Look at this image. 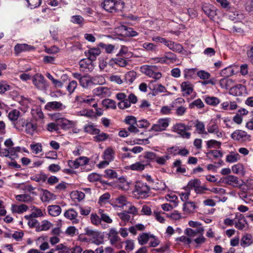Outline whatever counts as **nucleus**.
Listing matches in <instances>:
<instances>
[{
  "instance_id": "4be33fe9",
  "label": "nucleus",
  "mask_w": 253,
  "mask_h": 253,
  "mask_svg": "<svg viewBox=\"0 0 253 253\" xmlns=\"http://www.w3.org/2000/svg\"><path fill=\"white\" fill-rule=\"evenodd\" d=\"M101 53V51L98 47L92 48L85 52L86 56L88 57L87 61H94Z\"/></svg>"
},
{
  "instance_id": "2eb2a0df",
  "label": "nucleus",
  "mask_w": 253,
  "mask_h": 253,
  "mask_svg": "<svg viewBox=\"0 0 253 253\" xmlns=\"http://www.w3.org/2000/svg\"><path fill=\"white\" fill-rule=\"evenodd\" d=\"M150 88L152 90V95H156L158 93H164L167 91L166 87L161 84H156L155 81H151L149 84Z\"/></svg>"
},
{
  "instance_id": "ddd939ff",
  "label": "nucleus",
  "mask_w": 253,
  "mask_h": 253,
  "mask_svg": "<svg viewBox=\"0 0 253 253\" xmlns=\"http://www.w3.org/2000/svg\"><path fill=\"white\" fill-rule=\"evenodd\" d=\"M92 93L94 96L104 98L109 96L111 94V91L110 89L107 87L99 86L94 88Z\"/></svg>"
},
{
  "instance_id": "72a5a7b5",
  "label": "nucleus",
  "mask_w": 253,
  "mask_h": 253,
  "mask_svg": "<svg viewBox=\"0 0 253 253\" xmlns=\"http://www.w3.org/2000/svg\"><path fill=\"white\" fill-rule=\"evenodd\" d=\"M16 200L20 202L29 203L33 201L34 198L29 194H19L15 197Z\"/></svg>"
},
{
  "instance_id": "bf43d9fd",
  "label": "nucleus",
  "mask_w": 253,
  "mask_h": 253,
  "mask_svg": "<svg viewBox=\"0 0 253 253\" xmlns=\"http://www.w3.org/2000/svg\"><path fill=\"white\" fill-rule=\"evenodd\" d=\"M154 188L159 191H164L167 189V186L164 181L157 180L154 182Z\"/></svg>"
},
{
  "instance_id": "79ce46f5",
  "label": "nucleus",
  "mask_w": 253,
  "mask_h": 253,
  "mask_svg": "<svg viewBox=\"0 0 253 253\" xmlns=\"http://www.w3.org/2000/svg\"><path fill=\"white\" fill-rule=\"evenodd\" d=\"M196 208L195 203L193 202H186L183 204V211L188 213H190L194 211Z\"/></svg>"
},
{
  "instance_id": "a878e982",
  "label": "nucleus",
  "mask_w": 253,
  "mask_h": 253,
  "mask_svg": "<svg viewBox=\"0 0 253 253\" xmlns=\"http://www.w3.org/2000/svg\"><path fill=\"white\" fill-rule=\"evenodd\" d=\"M204 229L203 227H198L196 230L191 228H187L185 233L190 239L194 238L197 234H203Z\"/></svg>"
},
{
  "instance_id": "4d7b16f0",
  "label": "nucleus",
  "mask_w": 253,
  "mask_h": 253,
  "mask_svg": "<svg viewBox=\"0 0 253 253\" xmlns=\"http://www.w3.org/2000/svg\"><path fill=\"white\" fill-rule=\"evenodd\" d=\"M30 147L32 152L35 154H38L42 150V145L40 143L32 144Z\"/></svg>"
},
{
  "instance_id": "c85d7f7f",
  "label": "nucleus",
  "mask_w": 253,
  "mask_h": 253,
  "mask_svg": "<svg viewBox=\"0 0 253 253\" xmlns=\"http://www.w3.org/2000/svg\"><path fill=\"white\" fill-rule=\"evenodd\" d=\"M115 153L112 147H109L106 148L103 154V158L104 160H107L109 162H112L115 158Z\"/></svg>"
},
{
  "instance_id": "412c9836",
  "label": "nucleus",
  "mask_w": 253,
  "mask_h": 253,
  "mask_svg": "<svg viewBox=\"0 0 253 253\" xmlns=\"http://www.w3.org/2000/svg\"><path fill=\"white\" fill-rule=\"evenodd\" d=\"M65 106L60 102H49L45 105V109L48 111L54 110H63Z\"/></svg>"
},
{
  "instance_id": "603ef678",
  "label": "nucleus",
  "mask_w": 253,
  "mask_h": 253,
  "mask_svg": "<svg viewBox=\"0 0 253 253\" xmlns=\"http://www.w3.org/2000/svg\"><path fill=\"white\" fill-rule=\"evenodd\" d=\"M205 101L207 104L212 105L213 106L217 105L220 102V100L214 96H208L205 99Z\"/></svg>"
},
{
  "instance_id": "1a4fd4ad",
  "label": "nucleus",
  "mask_w": 253,
  "mask_h": 253,
  "mask_svg": "<svg viewBox=\"0 0 253 253\" xmlns=\"http://www.w3.org/2000/svg\"><path fill=\"white\" fill-rule=\"evenodd\" d=\"M33 84L39 90H45L48 86L44 77L40 74H35L32 78Z\"/></svg>"
},
{
  "instance_id": "f03ea898",
  "label": "nucleus",
  "mask_w": 253,
  "mask_h": 253,
  "mask_svg": "<svg viewBox=\"0 0 253 253\" xmlns=\"http://www.w3.org/2000/svg\"><path fill=\"white\" fill-rule=\"evenodd\" d=\"M152 63L170 65L175 63L177 59L176 55L171 52H166L164 55L159 57H155L150 59Z\"/></svg>"
},
{
  "instance_id": "c9c22d12",
  "label": "nucleus",
  "mask_w": 253,
  "mask_h": 253,
  "mask_svg": "<svg viewBox=\"0 0 253 253\" xmlns=\"http://www.w3.org/2000/svg\"><path fill=\"white\" fill-rule=\"evenodd\" d=\"M223 181L225 183L229 185H231L234 187L238 186L240 185L238 178L234 175H228L223 179Z\"/></svg>"
},
{
  "instance_id": "9d476101",
  "label": "nucleus",
  "mask_w": 253,
  "mask_h": 253,
  "mask_svg": "<svg viewBox=\"0 0 253 253\" xmlns=\"http://www.w3.org/2000/svg\"><path fill=\"white\" fill-rule=\"evenodd\" d=\"M170 122L169 118L159 119L156 124L152 126L150 130L155 132H161L165 130L169 126Z\"/></svg>"
},
{
  "instance_id": "69168bd1",
  "label": "nucleus",
  "mask_w": 253,
  "mask_h": 253,
  "mask_svg": "<svg viewBox=\"0 0 253 253\" xmlns=\"http://www.w3.org/2000/svg\"><path fill=\"white\" fill-rule=\"evenodd\" d=\"M239 159V155L238 153H230L226 156V160L229 163H234Z\"/></svg>"
},
{
  "instance_id": "8fccbe9b",
  "label": "nucleus",
  "mask_w": 253,
  "mask_h": 253,
  "mask_svg": "<svg viewBox=\"0 0 253 253\" xmlns=\"http://www.w3.org/2000/svg\"><path fill=\"white\" fill-rule=\"evenodd\" d=\"M76 100L80 103L90 104L94 101V99L89 96L81 95L76 97Z\"/></svg>"
},
{
  "instance_id": "6ab92c4d",
  "label": "nucleus",
  "mask_w": 253,
  "mask_h": 253,
  "mask_svg": "<svg viewBox=\"0 0 253 253\" xmlns=\"http://www.w3.org/2000/svg\"><path fill=\"white\" fill-rule=\"evenodd\" d=\"M127 203L126 198L124 196H120L111 200V204L114 207L123 208L126 205Z\"/></svg>"
},
{
  "instance_id": "de8ad7c7",
  "label": "nucleus",
  "mask_w": 253,
  "mask_h": 253,
  "mask_svg": "<svg viewBox=\"0 0 253 253\" xmlns=\"http://www.w3.org/2000/svg\"><path fill=\"white\" fill-rule=\"evenodd\" d=\"M221 143L214 139H211L206 141V146L208 149L216 148L220 147Z\"/></svg>"
},
{
  "instance_id": "3c124183",
  "label": "nucleus",
  "mask_w": 253,
  "mask_h": 253,
  "mask_svg": "<svg viewBox=\"0 0 253 253\" xmlns=\"http://www.w3.org/2000/svg\"><path fill=\"white\" fill-rule=\"evenodd\" d=\"M103 106L107 109H114L116 108V102L110 99H105L102 101Z\"/></svg>"
},
{
  "instance_id": "49530a36",
  "label": "nucleus",
  "mask_w": 253,
  "mask_h": 253,
  "mask_svg": "<svg viewBox=\"0 0 253 253\" xmlns=\"http://www.w3.org/2000/svg\"><path fill=\"white\" fill-rule=\"evenodd\" d=\"M152 235L148 233H143L138 237V243L140 245L146 244L151 239Z\"/></svg>"
},
{
  "instance_id": "393cba45",
  "label": "nucleus",
  "mask_w": 253,
  "mask_h": 253,
  "mask_svg": "<svg viewBox=\"0 0 253 253\" xmlns=\"http://www.w3.org/2000/svg\"><path fill=\"white\" fill-rule=\"evenodd\" d=\"M245 91V87L240 84L231 87L229 93L234 96H241L244 93Z\"/></svg>"
},
{
  "instance_id": "13d9d810",
  "label": "nucleus",
  "mask_w": 253,
  "mask_h": 253,
  "mask_svg": "<svg viewBox=\"0 0 253 253\" xmlns=\"http://www.w3.org/2000/svg\"><path fill=\"white\" fill-rule=\"evenodd\" d=\"M173 166L176 168V171L178 173H184L186 172V169L181 166V161L180 160H176L173 163Z\"/></svg>"
},
{
  "instance_id": "052dcab7",
  "label": "nucleus",
  "mask_w": 253,
  "mask_h": 253,
  "mask_svg": "<svg viewBox=\"0 0 253 253\" xmlns=\"http://www.w3.org/2000/svg\"><path fill=\"white\" fill-rule=\"evenodd\" d=\"M110 198V195L108 193H106L100 197L98 203L100 206H103L108 202Z\"/></svg>"
},
{
  "instance_id": "b1692460",
  "label": "nucleus",
  "mask_w": 253,
  "mask_h": 253,
  "mask_svg": "<svg viewBox=\"0 0 253 253\" xmlns=\"http://www.w3.org/2000/svg\"><path fill=\"white\" fill-rule=\"evenodd\" d=\"M41 200L43 202H49L56 199V196L47 190H42Z\"/></svg>"
},
{
  "instance_id": "f704fd0d",
  "label": "nucleus",
  "mask_w": 253,
  "mask_h": 253,
  "mask_svg": "<svg viewBox=\"0 0 253 253\" xmlns=\"http://www.w3.org/2000/svg\"><path fill=\"white\" fill-rule=\"evenodd\" d=\"M48 213L52 216H57L61 212V208L58 205H50L47 207Z\"/></svg>"
},
{
  "instance_id": "a211bd4d",
  "label": "nucleus",
  "mask_w": 253,
  "mask_h": 253,
  "mask_svg": "<svg viewBox=\"0 0 253 253\" xmlns=\"http://www.w3.org/2000/svg\"><path fill=\"white\" fill-rule=\"evenodd\" d=\"M64 215L66 218L73 221V223H79V220L77 219L78 212L74 209L71 208L66 210L64 213Z\"/></svg>"
},
{
  "instance_id": "bb28decb",
  "label": "nucleus",
  "mask_w": 253,
  "mask_h": 253,
  "mask_svg": "<svg viewBox=\"0 0 253 253\" xmlns=\"http://www.w3.org/2000/svg\"><path fill=\"white\" fill-rule=\"evenodd\" d=\"M128 63L127 61L121 57H118L116 58H113L110 60L109 62V65L112 67H114L115 65L124 67L127 65Z\"/></svg>"
},
{
  "instance_id": "774afa93",
  "label": "nucleus",
  "mask_w": 253,
  "mask_h": 253,
  "mask_svg": "<svg viewBox=\"0 0 253 253\" xmlns=\"http://www.w3.org/2000/svg\"><path fill=\"white\" fill-rule=\"evenodd\" d=\"M92 84H103L105 83V78L101 75L96 76L92 78Z\"/></svg>"
},
{
  "instance_id": "e433bc0d",
  "label": "nucleus",
  "mask_w": 253,
  "mask_h": 253,
  "mask_svg": "<svg viewBox=\"0 0 253 253\" xmlns=\"http://www.w3.org/2000/svg\"><path fill=\"white\" fill-rule=\"evenodd\" d=\"M84 131L90 134L95 135L100 132V130L93 124L89 123L84 127Z\"/></svg>"
},
{
  "instance_id": "0eeeda50",
  "label": "nucleus",
  "mask_w": 253,
  "mask_h": 253,
  "mask_svg": "<svg viewBox=\"0 0 253 253\" xmlns=\"http://www.w3.org/2000/svg\"><path fill=\"white\" fill-rule=\"evenodd\" d=\"M172 128L173 131L180 135L183 138L189 139L191 136V133L187 131L190 129V127L183 123L175 124Z\"/></svg>"
},
{
  "instance_id": "5fc2aeb1",
  "label": "nucleus",
  "mask_w": 253,
  "mask_h": 253,
  "mask_svg": "<svg viewBox=\"0 0 253 253\" xmlns=\"http://www.w3.org/2000/svg\"><path fill=\"white\" fill-rule=\"evenodd\" d=\"M252 243L251 235L246 234L244 235L241 240V245L242 247H246L249 246Z\"/></svg>"
},
{
  "instance_id": "58836bf2",
  "label": "nucleus",
  "mask_w": 253,
  "mask_h": 253,
  "mask_svg": "<svg viewBox=\"0 0 253 253\" xmlns=\"http://www.w3.org/2000/svg\"><path fill=\"white\" fill-rule=\"evenodd\" d=\"M219 84L222 88L230 89L234 84V81L230 79L222 78L219 81Z\"/></svg>"
},
{
  "instance_id": "473e14b6",
  "label": "nucleus",
  "mask_w": 253,
  "mask_h": 253,
  "mask_svg": "<svg viewBox=\"0 0 253 253\" xmlns=\"http://www.w3.org/2000/svg\"><path fill=\"white\" fill-rule=\"evenodd\" d=\"M52 225L53 224L50 222L46 220H44L42 221L41 224L38 223V225L36 227V231L38 232L47 231L49 230Z\"/></svg>"
},
{
  "instance_id": "5701e85b",
  "label": "nucleus",
  "mask_w": 253,
  "mask_h": 253,
  "mask_svg": "<svg viewBox=\"0 0 253 253\" xmlns=\"http://www.w3.org/2000/svg\"><path fill=\"white\" fill-rule=\"evenodd\" d=\"M34 49V46L26 43H17L14 47V50L17 54L22 52L29 51Z\"/></svg>"
},
{
  "instance_id": "7ed1b4c3",
  "label": "nucleus",
  "mask_w": 253,
  "mask_h": 253,
  "mask_svg": "<svg viewBox=\"0 0 253 253\" xmlns=\"http://www.w3.org/2000/svg\"><path fill=\"white\" fill-rule=\"evenodd\" d=\"M85 235L89 237L91 243L99 245L103 243V235L97 230L86 228L85 230Z\"/></svg>"
},
{
  "instance_id": "2f4dec72",
  "label": "nucleus",
  "mask_w": 253,
  "mask_h": 253,
  "mask_svg": "<svg viewBox=\"0 0 253 253\" xmlns=\"http://www.w3.org/2000/svg\"><path fill=\"white\" fill-rule=\"evenodd\" d=\"M130 182L126 180L125 177H122L119 178L118 187L119 189L124 191H127L130 188Z\"/></svg>"
},
{
  "instance_id": "f8f14e48",
  "label": "nucleus",
  "mask_w": 253,
  "mask_h": 253,
  "mask_svg": "<svg viewBox=\"0 0 253 253\" xmlns=\"http://www.w3.org/2000/svg\"><path fill=\"white\" fill-rule=\"evenodd\" d=\"M79 166L83 168L84 171H88L91 170L94 167V164L90 162V159L85 157L81 156L77 158Z\"/></svg>"
},
{
  "instance_id": "20e7f679",
  "label": "nucleus",
  "mask_w": 253,
  "mask_h": 253,
  "mask_svg": "<svg viewBox=\"0 0 253 253\" xmlns=\"http://www.w3.org/2000/svg\"><path fill=\"white\" fill-rule=\"evenodd\" d=\"M230 137L234 141L243 143L250 141L251 136L245 130L236 129L231 134Z\"/></svg>"
},
{
  "instance_id": "4c0bfd02",
  "label": "nucleus",
  "mask_w": 253,
  "mask_h": 253,
  "mask_svg": "<svg viewBox=\"0 0 253 253\" xmlns=\"http://www.w3.org/2000/svg\"><path fill=\"white\" fill-rule=\"evenodd\" d=\"M116 29L120 30L122 32H125V33L124 34L127 36L135 37L138 35L137 32L133 30L131 28L127 29L126 27L124 25H121ZM121 34H123V32H122Z\"/></svg>"
},
{
  "instance_id": "39448f33",
  "label": "nucleus",
  "mask_w": 253,
  "mask_h": 253,
  "mask_svg": "<svg viewBox=\"0 0 253 253\" xmlns=\"http://www.w3.org/2000/svg\"><path fill=\"white\" fill-rule=\"evenodd\" d=\"M156 67L144 65L140 67V71L145 75L155 80H159L162 78V74L155 71Z\"/></svg>"
},
{
  "instance_id": "a18cd8bd",
  "label": "nucleus",
  "mask_w": 253,
  "mask_h": 253,
  "mask_svg": "<svg viewBox=\"0 0 253 253\" xmlns=\"http://www.w3.org/2000/svg\"><path fill=\"white\" fill-rule=\"evenodd\" d=\"M201 184L200 180L198 179L195 178L193 179L190 180L187 186L186 187L189 189L190 190L192 189H194V191L196 188H197Z\"/></svg>"
},
{
  "instance_id": "c03bdc74",
  "label": "nucleus",
  "mask_w": 253,
  "mask_h": 253,
  "mask_svg": "<svg viewBox=\"0 0 253 253\" xmlns=\"http://www.w3.org/2000/svg\"><path fill=\"white\" fill-rule=\"evenodd\" d=\"M45 76L49 80L51 81L52 83L55 87L61 88L63 86V83L62 81L55 79L49 73H46Z\"/></svg>"
},
{
  "instance_id": "864d4df0",
  "label": "nucleus",
  "mask_w": 253,
  "mask_h": 253,
  "mask_svg": "<svg viewBox=\"0 0 253 253\" xmlns=\"http://www.w3.org/2000/svg\"><path fill=\"white\" fill-rule=\"evenodd\" d=\"M37 129V125L36 124L33 123H27L26 125V132L27 133L33 135L34 132Z\"/></svg>"
},
{
  "instance_id": "680f3d73",
  "label": "nucleus",
  "mask_w": 253,
  "mask_h": 253,
  "mask_svg": "<svg viewBox=\"0 0 253 253\" xmlns=\"http://www.w3.org/2000/svg\"><path fill=\"white\" fill-rule=\"evenodd\" d=\"M99 213L100 215L101 221L102 220L107 223H111L113 222L112 219L107 214L104 212L103 210H99Z\"/></svg>"
},
{
  "instance_id": "c756f323",
  "label": "nucleus",
  "mask_w": 253,
  "mask_h": 253,
  "mask_svg": "<svg viewBox=\"0 0 253 253\" xmlns=\"http://www.w3.org/2000/svg\"><path fill=\"white\" fill-rule=\"evenodd\" d=\"M194 124L196 127L195 130L198 134L208 135V132L206 130L205 124L203 122L197 120L195 121Z\"/></svg>"
},
{
  "instance_id": "cd10ccee",
  "label": "nucleus",
  "mask_w": 253,
  "mask_h": 253,
  "mask_svg": "<svg viewBox=\"0 0 253 253\" xmlns=\"http://www.w3.org/2000/svg\"><path fill=\"white\" fill-rule=\"evenodd\" d=\"M28 209V207L25 204L17 205L13 204L11 205V211L12 213L21 214L26 211Z\"/></svg>"
},
{
  "instance_id": "0e129e2a",
  "label": "nucleus",
  "mask_w": 253,
  "mask_h": 253,
  "mask_svg": "<svg viewBox=\"0 0 253 253\" xmlns=\"http://www.w3.org/2000/svg\"><path fill=\"white\" fill-rule=\"evenodd\" d=\"M125 77L126 82L132 83L136 78V73L133 71L128 72L125 74Z\"/></svg>"
},
{
  "instance_id": "aec40b11",
  "label": "nucleus",
  "mask_w": 253,
  "mask_h": 253,
  "mask_svg": "<svg viewBox=\"0 0 253 253\" xmlns=\"http://www.w3.org/2000/svg\"><path fill=\"white\" fill-rule=\"evenodd\" d=\"M150 191L149 187L144 184H138L136 185V192L141 197L147 196Z\"/></svg>"
},
{
  "instance_id": "6e6552de",
  "label": "nucleus",
  "mask_w": 253,
  "mask_h": 253,
  "mask_svg": "<svg viewBox=\"0 0 253 253\" xmlns=\"http://www.w3.org/2000/svg\"><path fill=\"white\" fill-rule=\"evenodd\" d=\"M54 118L57 125L60 126L64 129H68L75 126L76 123L73 121H70L61 117L60 114H55Z\"/></svg>"
},
{
  "instance_id": "a19ab883",
  "label": "nucleus",
  "mask_w": 253,
  "mask_h": 253,
  "mask_svg": "<svg viewBox=\"0 0 253 253\" xmlns=\"http://www.w3.org/2000/svg\"><path fill=\"white\" fill-rule=\"evenodd\" d=\"M169 48L173 51L180 52L182 51V46L179 43H176L173 42L169 41L166 45Z\"/></svg>"
},
{
  "instance_id": "37998d69",
  "label": "nucleus",
  "mask_w": 253,
  "mask_h": 253,
  "mask_svg": "<svg viewBox=\"0 0 253 253\" xmlns=\"http://www.w3.org/2000/svg\"><path fill=\"white\" fill-rule=\"evenodd\" d=\"M70 196L72 199L78 201H81L84 198L85 195L84 193L80 191H74L70 194Z\"/></svg>"
},
{
  "instance_id": "338daca9",
  "label": "nucleus",
  "mask_w": 253,
  "mask_h": 253,
  "mask_svg": "<svg viewBox=\"0 0 253 253\" xmlns=\"http://www.w3.org/2000/svg\"><path fill=\"white\" fill-rule=\"evenodd\" d=\"M189 107L191 109L195 107L201 109L204 107V104L201 99H197L191 103L189 104Z\"/></svg>"
},
{
  "instance_id": "6e6d98bb",
  "label": "nucleus",
  "mask_w": 253,
  "mask_h": 253,
  "mask_svg": "<svg viewBox=\"0 0 253 253\" xmlns=\"http://www.w3.org/2000/svg\"><path fill=\"white\" fill-rule=\"evenodd\" d=\"M20 114V113L18 110L14 109L9 112L8 117L11 121L15 122L18 120Z\"/></svg>"
},
{
  "instance_id": "dca6fc26",
  "label": "nucleus",
  "mask_w": 253,
  "mask_h": 253,
  "mask_svg": "<svg viewBox=\"0 0 253 253\" xmlns=\"http://www.w3.org/2000/svg\"><path fill=\"white\" fill-rule=\"evenodd\" d=\"M119 232L115 228H111L109 229L107 234L108 240L112 245L116 244L120 240L119 236Z\"/></svg>"
},
{
  "instance_id": "ea45409f",
  "label": "nucleus",
  "mask_w": 253,
  "mask_h": 253,
  "mask_svg": "<svg viewBox=\"0 0 253 253\" xmlns=\"http://www.w3.org/2000/svg\"><path fill=\"white\" fill-rule=\"evenodd\" d=\"M169 48L173 51L180 52L182 51V46L179 43H176L173 42L169 41L166 45Z\"/></svg>"
},
{
  "instance_id": "4468645a",
  "label": "nucleus",
  "mask_w": 253,
  "mask_h": 253,
  "mask_svg": "<svg viewBox=\"0 0 253 253\" xmlns=\"http://www.w3.org/2000/svg\"><path fill=\"white\" fill-rule=\"evenodd\" d=\"M247 224L243 215L240 213H236L234 218V225L236 228L239 230L243 229Z\"/></svg>"
},
{
  "instance_id": "9b49d317",
  "label": "nucleus",
  "mask_w": 253,
  "mask_h": 253,
  "mask_svg": "<svg viewBox=\"0 0 253 253\" xmlns=\"http://www.w3.org/2000/svg\"><path fill=\"white\" fill-rule=\"evenodd\" d=\"M208 134L209 133L215 135L217 138H221L223 136L222 131L219 129V126L215 122H211L207 126Z\"/></svg>"
},
{
  "instance_id": "423d86ee",
  "label": "nucleus",
  "mask_w": 253,
  "mask_h": 253,
  "mask_svg": "<svg viewBox=\"0 0 253 253\" xmlns=\"http://www.w3.org/2000/svg\"><path fill=\"white\" fill-rule=\"evenodd\" d=\"M180 87L183 97H186L195 93L194 84L189 81L182 82L180 84Z\"/></svg>"
},
{
  "instance_id": "7c9ffc66",
  "label": "nucleus",
  "mask_w": 253,
  "mask_h": 253,
  "mask_svg": "<svg viewBox=\"0 0 253 253\" xmlns=\"http://www.w3.org/2000/svg\"><path fill=\"white\" fill-rule=\"evenodd\" d=\"M146 165L142 162H137L126 167V169L133 171H141L143 170Z\"/></svg>"
},
{
  "instance_id": "f257e3e1",
  "label": "nucleus",
  "mask_w": 253,
  "mask_h": 253,
  "mask_svg": "<svg viewBox=\"0 0 253 253\" xmlns=\"http://www.w3.org/2000/svg\"><path fill=\"white\" fill-rule=\"evenodd\" d=\"M101 5L106 11L112 13L122 11L125 3L121 0H104Z\"/></svg>"
},
{
  "instance_id": "f3484780",
  "label": "nucleus",
  "mask_w": 253,
  "mask_h": 253,
  "mask_svg": "<svg viewBox=\"0 0 253 253\" xmlns=\"http://www.w3.org/2000/svg\"><path fill=\"white\" fill-rule=\"evenodd\" d=\"M202 9L204 13L211 19L216 15L215 7L211 4L205 3Z\"/></svg>"
},
{
  "instance_id": "09e8293b",
  "label": "nucleus",
  "mask_w": 253,
  "mask_h": 253,
  "mask_svg": "<svg viewBox=\"0 0 253 253\" xmlns=\"http://www.w3.org/2000/svg\"><path fill=\"white\" fill-rule=\"evenodd\" d=\"M80 84L83 87H87L92 84V78L87 76H84L81 79Z\"/></svg>"
},
{
  "instance_id": "e2e57ef3",
  "label": "nucleus",
  "mask_w": 253,
  "mask_h": 253,
  "mask_svg": "<svg viewBox=\"0 0 253 253\" xmlns=\"http://www.w3.org/2000/svg\"><path fill=\"white\" fill-rule=\"evenodd\" d=\"M28 3V6L31 9L39 7L42 3V0H25Z\"/></svg>"
}]
</instances>
